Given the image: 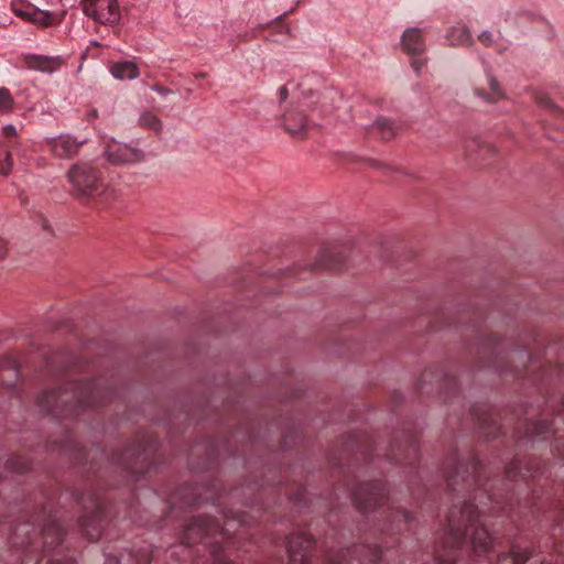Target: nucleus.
<instances>
[{
  "mask_svg": "<svg viewBox=\"0 0 564 564\" xmlns=\"http://www.w3.org/2000/svg\"><path fill=\"white\" fill-rule=\"evenodd\" d=\"M541 371H542V375H541V376H542V377H544V376H545V375H544L545 369H542Z\"/></svg>",
  "mask_w": 564,
  "mask_h": 564,
  "instance_id": "79ce46f5",
  "label": "nucleus"
},
{
  "mask_svg": "<svg viewBox=\"0 0 564 564\" xmlns=\"http://www.w3.org/2000/svg\"><path fill=\"white\" fill-rule=\"evenodd\" d=\"M369 163L375 166V167H378V169H381V167H384L386 164L381 163V162H378L376 160H369Z\"/></svg>",
  "mask_w": 564,
  "mask_h": 564,
  "instance_id": "4c0bfd02",
  "label": "nucleus"
},
{
  "mask_svg": "<svg viewBox=\"0 0 564 564\" xmlns=\"http://www.w3.org/2000/svg\"><path fill=\"white\" fill-rule=\"evenodd\" d=\"M14 12L17 15L23 18L24 20L40 25H47L51 22V14L48 12L36 9L34 7L26 6L22 8H15Z\"/></svg>",
  "mask_w": 564,
  "mask_h": 564,
  "instance_id": "aec40b11",
  "label": "nucleus"
},
{
  "mask_svg": "<svg viewBox=\"0 0 564 564\" xmlns=\"http://www.w3.org/2000/svg\"><path fill=\"white\" fill-rule=\"evenodd\" d=\"M478 420L480 425L486 431L485 433L487 437H497L500 434V426L491 416L489 417L487 415H484L479 416Z\"/></svg>",
  "mask_w": 564,
  "mask_h": 564,
  "instance_id": "a878e982",
  "label": "nucleus"
},
{
  "mask_svg": "<svg viewBox=\"0 0 564 564\" xmlns=\"http://www.w3.org/2000/svg\"><path fill=\"white\" fill-rule=\"evenodd\" d=\"M558 553L564 558V542L558 546Z\"/></svg>",
  "mask_w": 564,
  "mask_h": 564,
  "instance_id": "ea45409f",
  "label": "nucleus"
},
{
  "mask_svg": "<svg viewBox=\"0 0 564 564\" xmlns=\"http://www.w3.org/2000/svg\"><path fill=\"white\" fill-rule=\"evenodd\" d=\"M6 159L8 161V166L6 169L3 167V169L0 170V173H2L4 175L9 173V171L11 169V165H12L11 162H10L11 156H10L9 153L6 155Z\"/></svg>",
  "mask_w": 564,
  "mask_h": 564,
  "instance_id": "c9c22d12",
  "label": "nucleus"
},
{
  "mask_svg": "<svg viewBox=\"0 0 564 564\" xmlns=\"http://www.w3.org/2000/svg\"><path fill=\"white\" fill-rule=\"evenodd\" d=\"M554 432L553 423H549L544 420L533 421L525 425L524 435L519 442H532V444H534L539 437H541L542 441L549 440Z\"/></svg>",
  "mask_w": 564,
  "mask_h": 564,
  "instance_id": "f3484780",
  "label": "nucleus"
},
{
  "mask_svg": "<svg viewBox=\"0 0 564 564\" xmlns=\"http://www.w3.org/2000/svg\"><path fill=\"white\" fill-rule=\"evenodd\" d=\"M536 368H541V365H538V366H536V362L534 361V367H533L532 369H530L528 372L522 373V376H520L519 378H524V377H527V376H531V375H533V372H534V370H535Z\"/></svg>",
  "mask_w": 564,
  "mask_h": 564,
  "instance_id": "e433bc0d",
  "label": "nucleus"
},
{
  "mask_svg": "<svg viewBox=\"0 0 564 564\" xmlns=\"http://www.w3.org/2000/svg\"><path fill=\"white\" fill-rule=\"evenodd\" d=\"M69 182L82 194L88 196L101 195V184L96 171L88 164H76L67 173Z\"/></svg>",
  "mask_w": 564,
  "mask_h": 564,
  "instance_id": "39448f33",
  "label": "nucleus"
},
{
  "mask_svg": "<svg viewBox=\"0 0 564 564\" xmlns=\"http://www.w3.org/2000/svg\"><path fill=\"white\" fill-rule=\"evenodd\" d=\"M402 46L405 53L411 56V66L419 74L424 66V61L420 56L425 50L421 31L415 28L404 31Z\"/></svg>",
  "mask_w": 564,
  "mask_h": 564,
  "instance_id": "f8f14e48",
  "label": "nucleus"
},
{
  "mask_svg": "<svg viewBox=\"0 0 564 564\" xmlns=\"http://www.w3.org/2000/svg\"><path fill=\"white\" fill-rule=\"evenodd\" d=\"M447 489L455 495V501L446 516L442 547L437 549L434 564H494L492 538L488 532L487 519L478 505L486 506L487 500L498 505L492 491L494 482L488 478L485 466L469 452L465 456L454 453L444 465ZM531 557L530 551L512 543L507 553H497L495 564H525ZM533 564V563H531ZM539 564H549L544 560Z\"/></svg>",
  "mask_w": 564,
  "mask_h": 564,
  "instance_id": "f257e3e1",
  "label": "nucleus"
},
{
  "mask_svg": "<svg viewBox=\"0 0 564 564\" xmlns=\"http://www.w3.org/2000/svg\"><path fill=\"white\" fill-rule=\"evenodd\" d=\"M438 380V388L441 393L447 395L449 392L456 393L457 390V381L456 378L443 370H438L437 368L431 367L424 370L420 380L416 382L415 389L419 393L423 394L425 392V387L433 382V380Z\"/></svg>",
  "mask_w": 564,
  "mask_h": 564,
  "instance_id": "9b49d317",
  "label": "nucleus"
},
{
  "mask_svg": "<svg viewBox=\"0 0 564 564\" xmlns=\"http://www.w3.org/2000/svg\"><path fill=\"white\" fill-rule=\"evenodd\" d=\"M551 452L564 460V433L558 434L551 444Z\"/></svg>",
  "mask_w": 564,
  "mask_h": 564,
  "instance_id": "c756f323",
  "label": "nucleus"
},
{
  "mask_svg": "<svg viewBox=\"0 0 564 564\" xmlns=\"http://www.w3.org/2000/svg\"><path fill=\"white\" fill-rule=\"evenodd\" d=\"M293 436L294 437H297V431L295 430H291L290 432H286L284 435H283V448L288 449V448H291L294 444L293 442Z\"/></svg>",
  "mask_w": 564,
  "mask_h": 564,
  "instance_id": "7c9ffc66",
  "label": "nucleus"
},
{
  "mask_svg": "<svg viewBox=\"0 0 564 564\" xmlns=\"http://www.w3.org/2000/svg\"><path fill=\"white\" fill-rule=\"evenodd\" d=\"M151 89L154 90L155 93L162 95V96H165V95H167L170 93L169 89H166V88H164L162 86H158V85L152 86Z\"/></svg>",
  "mask_w": 564,
  "mask_h": 564,
  "instance_id": "f704fd0d",
  "label": "nucleus"
},
{
  "mask_svg": "<svg viewBox=\"0 0 564 564\" xmlns=\"http://www.w3.org/2000/svg\"><path fill=\"white\" fill-rule=\"evenodd\" d=\"M2 133L4 137L11 138V137L17 135L18 130L13 124H7L2 128Z\"/></svg>",
  "mask_w": 564,
  "mask_h": 564,
  "instance_id": "473e14b6",
  "label": "nucleus"
},
{
  "mask_svg": "<svg viewBox=\"0 0 564 564\" xmlns=\"http://www.w3.org/2000/svg\"><path fill=\"white\" fill-rule=\"evenodd\" d=\"M283 128L294 140L302 141L308 137L313 123L307 119L302 106L286 109L282 115Z\"/></svg>",
  "mask_w": 564,
  "mask_h": 564,
  "instance_id": "0eeeda50",
  "label": "nucleus"
},
{
  "mask_svg": "<svg viewBox=\"0 0 564 564\" xmlns=\"http://www.w3.org/2000/svg\"><path fill=\"white\" fill-rule=\"evenodd\" d=\"M388 546L381 540L380 544H359L352 549L328 552L323 564H378L381 560V549Z\"/></svg>",
  "mask_w": 564,
  "mask_h": 564,
  "instance_id": "20e7f679",
  "label": "nucleus"
},
{
  "mask_svg": "<svg viewBox=\"0 0 564 564\" xmlns=\"http://www.w3.org/2000/svg\"><path fill=\"white\" fill-rule=\"evenodd\" d=\"M109 72L118 80H133L139 77L138 65L133 61H119L109 64Z\"/></svg>",
  "mask_w": 564,
  "mask_h": 564,
  "instance_id": "a211bd4d",
  "label": "nucleus"
},
{
  "mask_svg": "<svg viewBox=\"0 0 564 564\" xmlns=\"http://www.w3.org/2000/svg\"><path fill=\"white\" fill-rule=\"evenodd\" d=\"M295 499L297 501H301L302 499H304V489H302V488L299 489V494H297V497H295Z\"/></svg>",
  "mask_w": 564,
  "mask_h": 564,
  "instance_id": "58836bf2",
  "label": "nucleus"
},
{
  "mask_svg": "<svg viewBox=\"0 0 564 564\" xmlns=\"http://www.w3.org/2000/svg\"><path fill=\"white\" fill-rule=\"evenodd\" d=\"M466 328L474 337L475 343L471 349L480 367H492L501 372H511L516 377L522 376L534 367V359L528 349L512 351V357L517 356L519 362L509 360L511 355L506 354L505 341L497 335L487 333L478 318L469 323Z\"/></svg>",
  "mask_w": 564,
  "mask_h": 564,
  "instance_id": "f03ea898",
  "label": "nucleus"
},
{
  "mask_svg": "<svg viewBox=\"0 0 564 564\" xmlns=\"http://www.w3.org/2000/svg\"><path fill=\"white\" fill-rule=\"evenodd\" d=\"M449 46H471L474 39L467 26H451L445 33Z\"/></svg>",
  "mask_w": 564,
  "mask_h": 564,
  "instance_id": "6ab92c4d",
  "label": "nucleus"
},
{
  "mask_svg": "<svg viewBox=\"0 0 564 564\" xmlns=\"http://www.w3.org/2000/svg\"><path fill=\"white\" fill-rule=\"evenodd\" d=\"M104 154L107 161L115 165L135 163L142 158L141 152L135 148L113 139L105 143Z\"/></svg>",
  "mask_w": 564,
  "mask_h": 564,
  "instance_id": "9d476101",
  "label": "nucleus"
},
{
  "mask_svg": "<svg viewBox=\"0 0 564 564\" xmlns=\"http://www.w3.org/2000/svg\"><path fill=\"white\" fill-rule=\"evenodd\" d=\"M397 131L395 123L387 118H379L371 127V132L378 134L382 140H390Z\"/></svg>",
  "mask_w": 564,
  "mask_h": 564,
  "instance_id": "b1692460",
  "label": "nucleus"
},
{
  "mask_svg": "<svg viewBox=\"0 0 564 564\" xmlns=\"http://www.w3.org/2000/svg\"><path fill=\"white\" fill-rule=\"evenodd\" d=\"M107 564H116L112 560H108Z\"/></svg>",
  "mask_w": 564,
  "mask_h": 564,
  "instance_id": "a19ab883",
  "label": "nucleus"
},
{
  "mask_svg": "<svg viewBox=\"0 0 564 564\" xmlns=\"http://www.w3.org/2000/svg\"><path fill=\"white\" fill-rule=\"evenodd\" d=\"M14 99L9 89L0 88V115H8L13 110Z\"/></svg>",
  "mask_w": 564,
  "mask_h": 564,
  "instance_id": "bb28decb",
  "label": "nucleus"
},
{
  "mask_svg": "<svg viewBox=\"0 0 564 564\" xmlns=\"http://www.w3.org/2000/svg\"><path fill=\"white\" fill-rule=\"evenodd\" d=\"M315 541L306 533H294L286 539L288 564H308Z\"/></svg>",
  "mask_w": 564,
  "mask_h": 564,
  "instance_id": "1a4fd4ad",
  "label": "nucleus"
},
{
  "mask_svg": "<svg viewBox=\"0 0 564 564\" xmlns=\"http://www.w3.org/2000/svg\"><path fill=\"white\" fill-rule=\"evenodd\" d=\"M314 268L336 269L337 260H335V258L333 257V254L329 250H323V252L319 254L316 263L314 264Z\"/></svg>",
  "mask_w": 564,
  "mask_h": 564,
  "instance_id": "cd10ccee",
  "label": "nucleus"
},
{
  "mask_svg": "<svg viewBox=\"0 0 564 564\" xmlns=\"http://www.w3.org/2000/svg\"><path fill=\"white\" fill-rule=\"evenodd\" d=\"M492 152L494 149L489 144L482 143L479 139L469 140L465 144V153L470 160L485 159Z\"/></svg>",
  "mask_w": 564,
  "mask_h": 564,
  "instance_id": "5701e85b",
  "label": "nucleus"
},
{
  "mask_svg": "<svg viewBox=\"0 0 564 564\" xmlns=\"http://www.w3.org/2000/svg\"><path fill=\"white\" fill-rule=\"evenodd\" d=\"M45 142L54 155L67 159L76 155L86 140H78L70 134H61L54 138H46Z\"/></svg>",
  "mask_w": 564,
  "mask_h": 564,
  "instance_id": "4468645a",
  "label": "nucleus"
},
{
  "mask_svg": "<svg viewBox=\"0 0 564 564\" xmlns=\"http://www.w3.org/2000/svg\"><path fill=\"white\" fill-rule=\"evenodd\" d=\"M478 40L481 44H484L485 46H491L492 43H494V36H492V33H490L489 31H484L482 33H480L478 35Z\"/></svg>",
  "mask_w": 564,
  "mask_h": 564,
  "instance_id": "2f4dec72",
  "label": "nucleus"
},
{
  "mask_svg": "<svg viewBox=\"0 0 564 564\" xmlns=\"http://www.w3.org/2000/svg\"><path fill=\"white\" fill-rule=\"evenodd\" d=\"M533 99L540 107L549 109L554 117L564 119V109L555 105L546 93L534 91Z\"/></svg>",
  "mask_w": 564,
  "mask_h": 564,
  "instance_id": "393cba45",
  "label": "nucleus"
},
{
  "mask_svg": "<svg viewBox=\"0 0 564 564\" xmlns=\"http://www.w3.org/2000/svg\"><path fill=\"white\" fill-rule=\"evenodd\" d=\"M351 497L360 512H377L380 516V521H382L381 533H399L411 521V514L406 510L384 506L387 490L381 480L361 482L352 490Z\"/></svg>",
  "mask_w": 564,
  "mask_h": 564,
  "instance_id": "7ed1b4c3",
  "label": "nucleus"
},
{
  "mask_svg": "<svg viewBox=\"0 0 564 564\" xmlns=\"http://www.w3.org/2000/svg\"><path fill=\"white\" fill-rule=\"evenodd\" d=\"M289 97V89L286 86H282L280 89H279V99L281 102L285 101Z\"/></svg>",
  "mask_w": 564,
  "mask_h": 564,
  "instance_id": "72a5a7b5",
  "label": "nucleus"
},
{
  "mask_svg": "<svg viewBox=\"0 0 564 564\" xmlns=\"http://www.w3.org/2000/svg\"><path fill=\"white\" fill-rule=\"evenodd\" d=\"M386 457L395 464L413 466L419 457V447L414 437H409L404 445L392 444L386 453Z\"/></svg>",
  "mask_w": 564,
  "mask_h": 564,
  "instance_id": "2eb2a0df",
  "label": "nucleus"
},
{
  "mask_svg": "<svg viewBox=\"0 0 564 564\" xmlns=\"http://www.w3.org/2000/svg\"><path fill=\"white\" fill-rule=\"evenodd\" d=\"M546 473L545 464L535 457H528L525 460L514 459L506 468L508 480L518 481L535 479Z\"/></svg>",
  "mask_w": 564,
  "mask_h": 564,
  "instance_id": "423d86ee",
  "label": "nucleus"
},
{
  "mask_svg": "<svg viewBox=\"0 0 564 564\" xmlns=\"http://www.w3.org/2000/svg\"><path fill=\"white\" fill-rule=\"evenodd\" d=\"M84 13L100 23H113L120 17L117 0H83Z\"/></svg>",
  "mask_w": 564,
  "mask_h": 564,
  "instance_id": "6e6552de",
  "label": "nucleus"
},
{
  "mask_svg": "<svg viewBox=\"0 0 564 564\" xmlns=\"http://www.w3.org/2000/svg\"><path fill=\"white\" fill-rule=\"evenodd\" d=\"M140 122L145 128H150L155 131L161 130V122L159 118L153 113H143L140 118Z\"/></svg>",
  "mask_w": 564,
  "mask_h": 564,
  "instance_id": "c85d7f7f",
  "label": "nucleus"
},
{
  "mask_svg": "<svg viewBox=\"0 0 564 564\" xmlns=\"http://www.w3.org/2000/svg\"><path fill=\"white\" fill-rule=\"evenodd\" d=\"M344 452L349 455H360L365 462H370L372 453L377 454L378 449L370 435L357 432L347 436Z\"/></svg>",
  "mask_w": 564,
  "mask_h": 564,
  "instance_id": "ddd939ff",
  "label": "nucleus"
},
{
  "mask_svg": "<svg viewBox=\"0 0 564 564\" xmlns=\"http://www.w3.org/2000/svg\"><path fill=\"white\" fill-rule=\"evenodd\" d=\"M28 65L36 70L53 73L59 67L61 62L57 57L32 55L28 58Z\"/></svg>",
  "mask_w": 564,
  "mask_h": 564,
  "instance_id": "412c9836",
  "label": "nucleus"
},
{
  "mask_svg": "<svg viewBox=\"0 0 564 564\" xmlns=\"http://www.w3.org/2000/svg\"><path fill=\"white\" fill-rule=\"evenodd\" d=\"M487 80H488L489 91H485L484 89L476 88L474 90L475 94L478 97L484 98L485 100H487L489 102H497V101L503 99L505 91L502 90L498 80L494 76H490V75L487 76Z\"/></svg>",
  "mask_w": 564,
  "mask_h": 564,
  "instance_id": "4be33fe9",
  "label": "nucleus"
},
{
  "mask_svg": "<svg viewBox=\"0 0 564 564\" xmlns=\"http://www.w3.org/2000/svg\"><path fill=\"white\" fill-rule=\"evenodd\" d=\"M288 12L281 14L267 24L259 25V30L264 32L263 36L273 42H283L291 36V30L285 24Z\"/></svg>",
  "mask_w": 564,
  "mask_h": 564,
  "instance_id": "dca6fc26",
  "label": "nucleus"
}]
</instances>
